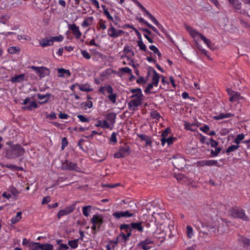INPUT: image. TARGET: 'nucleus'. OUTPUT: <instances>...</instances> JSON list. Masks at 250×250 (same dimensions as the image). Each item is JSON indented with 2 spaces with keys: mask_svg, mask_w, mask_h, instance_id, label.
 Segmentation results:
<instances>
[{
  "mask_svg": "<svg viewBox=\"0 0 250 250\" xmlns=\"http://www.w3.org/2000/svg\"><path fill=\"white\" fill-rule=\"evenodd\" d=\"M138 46L139 47L140 49L142 50L146 51V45L142 41V39L139 40L137 42Z\"/></svg>",
  "mask_w": 250,
  "mask_h": 250,
  "instance_id": "43",
  "label": "nucleus"
},
{
  "mask_svg": "<svg viewBox=\"0 0 250 250\" xmlns=\"http://www.w3.org/2000/svg\"><path fill=\"white\" fill-rule=\"evenodd\" d=\"M19 49H20V48L19 47H17V46H12V47H11L8 49V52L10 54H15V53H17L18 51H19Z\"/></svg>",
  "mask_w": 250,
  "mask_h": 250,
  "instance_id": "51",
  "label": "nucleus"
},
{
  "mask_svg": "<svg viewBox=\"0 0 250 250\" xmlns=\"http://www.w3.org/2000/svg\"><path fill=\"white\" fill-rule=\"evenodd\" d=\"M152 71L153 73V76L152 77V83L155 86H157L159 82L160 75L154 69H153Z\"/></svg>",
  "mask_w": 250,
  "mask_h": 250,
  "instance_id": "22",
  "label": "nucleus"
},
{
  "mask_svg": "<svg viewBox=\"0 0 250 250\" xmlns=\"http://www.w3.org/2000/svg\"><path fill=\"white\" fill-rule=\"evenodd\" d=\"M149 49L153 51V52L157 55L159 59L162 57V54L159 51L158 49L154 45H151L149 46Z\"/></svg>",
  "mask_w": 250,
  "mask_h": 250,
  "instance_id": "41",
  "label": "nucleus"
},
{
  "mask_svg": "<svg viewBox=\"0 0 250 250\" xmlns=\"http://www.w3.org/2000/svg\"><path fill=\"white\" fill-rule=\"evenodd\" d=\"M68 145V142L65 137H64L62 140V150H63L64 148Z\"/></svg>",
  "mask_w": 250,
  "mask_h": 250,
  "instance_id": "58",
  "label": "nucleus"
},
{
  "mask_svg": "<svg viewBox=\"0 0 250 250\" xmlns=\"http://www.w3.org/2000/svg\"><path fill=\"white\" fill-rule=\"evenodd\" d=\"M207 145L210 144L211 146L213 147H217V146L218 145L219 143L218 142L215 141L213 139L211 138L209 139V143L207 142Z\"/></svg>",
  "mask_w": 250,
  "mask_h": 250,
  "instance_id": "50",
  "label": "nucleus"
},
{
  "mask_svg": "<svg viewBox=\"0 0 250 250\" xmlns=\"http://www.w3.org/2000/svg\"><path fill=\"white\" fill-rule=\"evenodd\" d=\"M153 84L152 83H149L148 84L147 87L145 90V92L146 93L149 94L150 93V90L153 88Z\"/></svg>",
  "mask_w": 250,
  "mask_h": 250,
  "instance_id": "61",
  "label": "nucleus"
},
{
  "mask_svg": "<svg viewBox=\"0 0 250 250\" xmlns=\"http://www.w3.org/2000/svg\"><path fill=\"white\" fill-rule=\"evenodd\" d=\"M143 222H139L137 223H131L130 224L131 226V228L133 229H136L139 232H142L143 231L144 228L142 226V224Z\"/></svg>",
  "mask_w": 250,
  "mask_h": 250,
  "instance_id": "18",
  "label": "nucleus"
},
{
  "mask_svg": "<svg viewBox=\"0 0 250 250\" xmlns=\"http://www.w3.org/2000/svg\"><path fill=\"white\" fill-rule=\"evenodd\" d=\"M112 215L116 219H119L122 217L126 218V217L133 216L134 214L130 213L128 210H126L125 211H115L113 213Z\"/></svg>",
  "mask_w": 250,
  "mask_h": 250,
  "instance_id": "12",
  "label": "nucleus"
},
{
  "mask_svg": "<svg viewBox=\"0 0 250 250\" xmlns=\"http://www.w3.org/2000/svg\"><path fill=\"white\" fill-rule=\"evenodd\" d=\"M186 29L187 31L189 33L191 37L193 38H195L197 36H199L201 39L204 41V42L209 48H211L212 45L211 42L209 39L206 38L204 35L194 30L190 26H186Z\"/></svg>",
  "mask_w": 250,
  "mask_h": 250,
  "instance_id": "2",
  "label": "nucleus"
},
{
  "mask_svg": "<svg viewBox=\"0 0 250 250\" xmlns=\"http://www.w3.org/2000/svg\"><path fill=\"white\" fill-rule=\"evenodd\" d=\"M50 73L49 69L45 67H42L41 69L40 70L38 75L41 78L46 76H48Z\"/></svg>",
  "mask_w": 250,
  "mask_h": 250,
  "instance_id": "24",
  "label": "nucleus"
},
{
  "mask_svg": "<svg viewBox=\"0 0 250 250\" xmlns=\"http://www.w3.org/2000/svg\"><path fill=\"white\" fill-rule=\"evenodd\" d=\"M153 241L150 239L147 238L144 241H142L137 244V246L140 249L144 250H148L153 247Z\"/></svg>",
  "mask_w": 250,
  "mask_h": 250,
  "instance_id": "7",
  "label": "nucleus"
},
{
  "mask_svg": "<svg viewBox=\"0 0 250 250\" xmlns=\"http://www.w3.org/2000/svg\"><path fill=\"white\" fill-rule=\"evenodd\" d=\"M187 233L188 238H191L193 236V229L190 226H187Z\"/></svg>",
  "mask_w": 250,
  "mask_h": 250,
  "instance_id": "47",
  "label": "nucleus"
},
{
  "mask_svg": "<svg viewBox=\"0 0 250 250\" xmlns=\"http://www.w3.org/2000/svg\"><path fill=\"white\" fill-rule=\"evenodd\" d=\"M194 124H190L188 123L187 122H185L184 126L185 128L186 129L188 130H190L191 131H195L196 130V128H192V127H194Z\"/></svg>",
  "mask_w": 250,
  "mask_h": 250,
  "instance_id": "37",
  "label": "nucleus"
},
{
  "mask_svg": "<svg viewBox=\"0 0 250 250\" xmlns=\"http://www.w3.org/2000/svg\"><path fill=\"white\" fill-rule=\"evenodd\" d=\"M240 147L239 145H231L229 146L226 150V153L229 154L230 152L237 149Z\"/></svg>",
  "mask_w": 250,
  "mask_h": 250,
  "instance_id": "42",
  "label": "nucleus"
},
{
  "mask_svg": "<svg viewBox=\"0 0 250 250\" xmlns=\"http://www.w3.org/2000/svg\"><path fill=\"white\" fill-rule=\"evenodd\" d=\"M197 164L198 166L200 167H204L205 166H216V167H220V165L219 164L218 161L217 160H201L198 161Z\"/></svg>",
  "mask_w": 250,
  "mask_h": 250,
  "instance_id": "11",
  "label": "nucleus"
},
{
  "mask_svg": "<svg viewBox=\"0 0 250 250\" xmlns=\"http://www.w3.org/2000/svg\"><path fill=\"white\" fill-rule=\"evenodd\" d=\"M32 246L34 247V250H53V246L48 243H34Z\"/></svg>",
  "mask_w": 250,
  "mask_h": 250,
  "instance_id": "8",
  "label": "nucleus"
},
{
  "mask_svg": "<svg viewBox=\"0 0 250 250\" xmlns=\"http://www.w3.org/2000/svg\"><path fill=\"white\" fill-rule=\"evenodd\" d=\"M91 223L94 225H97V229L99 230L100 229L101 226L104 223L103 217L101 215L94 214L91 219Z\"/></svg>",
  "mask_w": 250,
  "mask_h": 250,
  "instance_id": "13",
  "label": "nucleus"
},
{
  "mask_svg": "<svg viewBox=\"0 0 250 250\" xmlns=\"http://www.w3.org/2000/svg\"><path fill=\"white\" fill-rule=\"evenodd\" d=\"M58 72L59 73V77H64L65 75H66L67 77H69L71 75L69 70L64 69L62 68H59Z\"/></svg>",
  "mask_w": 250,
  "mask_h": 250,
  "instance_id": "26",
  "label": "nucleus"
},
{
  "mask_svg": "<svg viewBox=\"0 0 250 250\" xmlns=\"http://www.w3.org/2000/svg\"><path fill=\"white\" fill-rule=\"evenodd\" d=\"M124 53L125 54L126 57L127 58L128 60H129L130 58L126 55L128 53H131L132 56H134L135 55V53L133 50L130 48L129 46H126L124 48Z\"/></svg>",
  "mask_w": 250,
  "mask_h": 250,
  "instance_id": "30",
  "label": "nucleus"
},
{
  "mask_svg": "<svg viewBox=\"0 0 250 250\" xmlns=\"http://www.w3.org/2000/svg\"><path fill=\"white\" fill-rule=\"evenodd\" d=\"M230 214L233 217L240 218L244 221H248L249 219L245 211L242 208H232L230 210Z\"/></svg>",
  "mask_w": 250,
  "mask_h": 250,
  "instance_id": "3",
  "label": "nucleus"
},
{
  "mask_svg": "<svg viewBox=\"0 0 250 250\" xmlns=\"http://www.w3.org/2000/svg\"><path fill=\"white\" fill-rule=\"evenodd\" d=\"M105 91H106L107 93H111L113 91V89L110 85L107 84L104 86L100 87L98 90V92L101 93L104 95H105Z\"/></svg>",
  "mask_w": 250,
  "mask_h": 250,
  "instance_id": "17",
  "label": "nucleus"
},
{
  "mask_svg": "<svg viewBox=\"0 0 250 250\" xmlns=\"http://www.w3.org/2000/svg\"><path fill=\"white\" fill-rule=\"evenodd\" d=\"M120 228L121 230L124 229L125 230V231H127L128 229H131V226H130V224L128 225V224H123L120 225Z\"/></svg>",
  "mask_w": 250,
  "mask_h": 250,
  "instance_id": "52",
  "label": "nucleus"
},
{
  "mask_svg": "<svg viewBox=\"0 0 250 250\" xmlns=\"http://www.w3.org/2000/svg\"><path fill=\"white\" fill-rule=\"evenodd\" d=\"M91 208V206H87L83 207V214L86 216L88 217L89 215V212L90 211Z\"/></svg>",
  "mask_w": 250,
  "mask_h": 250,
  "instance_id": "36",
  "label": "nucleus"
},
{
  "mask_svg": "<svg viewBox=\"0 0 250 250\" xmlns=\"http://www.w3.org/2000/svg\"><path fill=\"white\" fill-rule=\"evenodd\" d=\"M229 2L234 5L235 7L238 9H240V4H238V0H228Z\"/></svg>",
  "mask_w": 250,
  "mask_h": 250,
  "instance_id": "53",
  "label": "nucleus"
},
{
  "mask_svg": "<svg viewBox=\"0 0 250 250\" xmlns=\"http://www.w3.org/2000/svg\"><path fill=\"white\" fill-rule=\"evenodd\" d=\"M24 77L25 75L23 74L15 75L12 77L11 81L13 83H20L23 81Z\"/></svg>",
  "mask_w": 250,
  "mask_h": 250,
  "instance_id": "27",
  "label": "nucleus"
},
{
  "mask_svg": "<svg viewBox=\"0 0 250 250\" xmlns=\"http://www.w3.org/2000/svg\"><path fill=\"white\" fill-rule=\"evenodd\" d=\"M21 219V218H20V217H19L18 216H16L15 217L12 218L11 219V223L12 224H16L17 223H18L19 221H20V220Z\"/></svg>",
  "mask_w": 250,
  "mask_h": 250,
  "instance_id": "63",
  "label": "nucleus"
},
{
  "mask_svg": "<svg viewBox=\"0 0 250 250\" xmlns=\"http://www.w3.org/2000/svg\"><path fill=\"white\" fill-rule=\"evenodd\" d=\"M199 223L201 225L202 227L201 228H200L199 227V229L200 230V232L202 233L204 235H209V233L208 231V227H206L205 226L203 225V224L201 222H199Z\"/></svg>",
  "mask_w": 250,
  "mask_h": 250,
  "instance_id": "34",
  "label": "nucleus"
},
{
  "mask_svg": "<svg viewBox=\"0 0 250 250\" xmlns=\"http://www.w3.org/2000/svg\"><path fill=\"white\" fill-rule=\"evenodd\" d=\"M77 165L76 164L66 161L64 163L62 164V167L65 170H75Z\"/></svg>",
  "mask_w": 250,
  "mask_h": 250,
  "instance_id": "16",
  "label": "nucleus"
},
{
  "mask_svg": "<svg viewBox=\"0 0 250 250\" xmlns=\"http://www.w3.org/2000/svg\"><path fill=\"white\" fill-rule=\"evenodd\" d=\"M243 244L244 248H248L250 246V239L245 237L241 236V239L239 240Z\"/></svg>",
  "mask_w": 250,
  "mask_h": 250,
  "instance_id": "32",
  "label": "nucleus"
},
{
  "mask_svg": "<svg viewBox=\"0 0 250 250\" xmlns=\"http://www.w3.org/2000/svg\"><path fill=\"white\" fill-rule=\"evenodd\" d=\"M24 153V149L20 145H12L10 149L6 152L8 158L14 159L22 156Z\"/></svg>",
  "mask_w": 250,
  "mask_h": 250,
  "instance_id": "1",
  "label": "nucleus"
},
{
  "mask_svg": "<svg viewBox=\"0 0 250 250\" xmlns=\"http://www.w3.org/2000/svg\"><path fill=\"white\" fill-rule=\"evenodd\" d=\"M209 128L208 125H205L203 126L200 127V130L204 133L208 134Z\"/></svg>",
  "mask_w": 250,
  "mask_h": 250,
  "instance_id": "62",
  "label": "nucleus"
},
{
  "mask_svg": "<svg viewBox=\"0 0 250 250\" xmlns=\"http://www.w3.org/2000/svg\"><path fill=\"white\" fill-rule=\"evenodd\" d=\"M120 236L122 237V239H124V242H126L129 240V237H130V234H125L123 232L120 233Z\"/></svg>",
  "mask_w": 250,
  "mask_h": 250,
  "instance_id": "49",
  "label": "nucleus"
},
{
  "mask_svg": "<svg viewBox=\"0 0 250 250\" xmlns=\"http://www.w3.org/2000/svg\"><path fill=\"white\" fill-rule=\"evenodd\" d=\"M51 40L53 41V43L54 42H61L63 40V37L62 35H59V36H55L51 38Z\"/></svg>",
  "mask_w": 250,
  "mask_h": 250,
  "instance_id": "54",
  "label": "nucleus"
},
{
  "mask_svg": "<svg viewBox=\"0 0 250 250\" xmlns=\"http://www.w3.org/2000/svg\"><path fill=\"white\" fill-rule=\"evenodd\" d=\"M69 248L66 244H62L60 245V247L59 248V250H69Z\"/></svg>",
  "mask_w": 250,
  "mask_h": 250,
  "instance_id": "64",
  "label": "nucleus"
},
{
  "mask_svg": "<svg viewBox=\"0 0 250 250\" xmlns=\"http://www.w3.org/2000/svg\"><path fill=\"white\" fill-rule=\"evenodd\" d=\"M170 132V129L169 128H166L164 131H163L161 134V138H166L168 136V134Z\"/></svg>",
  "mask_w": 250,
  "mask_h": 250,
  "instance_id": "48",
  "label": "nucleus"
},
{
  "mask_svg": "<svg viewBox=\"0 0 250 250\" xmlns=\"http://www.w3.org/2000/svg\"><path fill=\"white\" fill-rule=\"evenodd\" d=\"M172 163L175 168L182 169L186 166V160L182 157H173Z\"/></svg>",
  "mask_w": 250,
  "mask_h": 250,
  "instance_id": "5",
  "label": "nucleus"
},
{
  "mask_svg": "<svg viewBox=\"0 0 250 250\" xmlns=\"http://www.w3.org/2000/svg\"><path fill=\"white\" fill-rule=\"evenodd\" d=\"M176 138L173 137H170L166 138H160L159 140L161 142V144L163 146L165 145L166 143H167L168 146H170L173 144V141L175 140Z\"/></svg>",
  "mask_w": 250,
  "mask_h": 250,
  "instance_id": "21",
  "label": "nucleus"
},
{
  "mask_svg": "<svg viewBox=\"0 0 250 250\" xmlns=\"http://www.w3.org/2000/svg\"><path fill=\"white\" fill-rule=\"evenodd\" d=\"M151 117L157 120H159V119L161 118V116L160 115V113H158L157 111L154 110L151 112L150 114Z\"/></svg>",
  "mask_w": 250,
  "mask_h": 250,
  "instance_id": "46",
  "label": "nucleus"
},
{
  "mask_svg": "<svg viewBox=\"0 0 250 250\" xmlns=\"http://www.w3.org/2000/svg\"><path fill=\"white\" fill-rule=\"evenodd\" d=\"M75 204H73L67 208H66L64 209L60 210L58 214L57 217L59 219H60L61 217L64 215H66L70 213L73 212L75 208Z\"/></svg>",
  "mask_w": 250,
  "mask_h": 250,
  "instance_id": "14",
  "label": "nucleus"
},
{
  "mask_svg": "<svg viewBox=\"0 0 250 250\" xmlns=\"http://www.w3.org/2000/svg\"><path fill=\"white\" fill-rule=\"evenodd\" d=\"M38 105L37 103L34 101L30 102L29 104L27 106H25L24 107H22L23 109H26L27 110H32L33 108H36L38 107Z\"/></svg>",
  "mask_w": 250,
  "mask_h": 250,
  "instance_id": "29",
  "label": "nucleus"
},
{
  "mask_svg": "<svg viewBox=\"0 0 250 250\" xmlns=\"http://www.w3.org/2000/svg\"><path fill=\"white\" fill-rule=\"evenodd\" d=\"M117 133L115 132H113L111 134V136L110 139V142H113L114 143H116L117 142V140L116 138Z\"/></svg>",
  "mask_w": 250,
  "mask_h": 250,
  "instance_id": "60",
  "label": "nucleus"
},
{
  "mask_svg": "<svg viewBox=\"0 0 250 250\" xmlns=\"http://www.w3.org/2000/svg\"><path fill=\"white\" fill-rule=\"evenodd\" d=\"M108 94H109V95L108 96V98L109 100L113 103L115 104L116 102V98L117 97V95L115 93H113V92H111V93H107Z\"/></svg>",
  "mask_w": 250,
  "mask_h": 250,
  "instance_id": "38",
  "label": "nucleus"
},
{
  "mask_svg": "<svg viewBox=\"0 0 250 250\" xmlns=\"http://www.w3.org/2000/svg\"><path fill=\"white\" fill-rule=\"evenodd\" d=\"M105 119L107 121H108L110 122V123L113 125L115 123V119L116 118V114L114 112H111L107 114L105 116Z\"/></svg>",
  "mask_w": 250,
  "mask_h": 250,
  "instance_id": "23",
  "label": "nucleus"
},
{
  "mask_svg": "<svg viewBox=\"0 0 250 250\" xmlns=\"http://www.w3.org/2000/svg\"><path fill=\"white\" fill-rule=\"evenodd\" d=\"M8 191H9L13 195L15 196H17L20 193V192L17 190V188L13 186H11L9 188Z\"/></svg>",
  "mask_w": 250,
  "mask_h": 250,
  "instance_id": "44",
  "label": "nucleus"
},
{
  "mask_svg": "<svg viewBox=\"0 0 250 250\" xmlns=\"http://www.w3.org/2000/svg\"><path fill=\"white\" fill-rule=\"evenodd\" d=\"M77 117L79 119L80 121L82 122H89L90 120L87 118H86L84 116L82 115H78Z\"/></svg>",
  "mask_w": 250,
  "mask_h": 250,
  "instance_id": "56",
  "label": "nucleus"
},
{
  "mask_svg": "<svg viewBox=\"0 0 250 250\" xmlns=\"http://www.w3.org/2000/svg\"><path fill=\"white\" fill-rule=\"evenodd\" d=\"M129 154V147L127 144H125L120 148L117 152L114 154V157L116 158H123L128 156Z\"/></svg>",
  "mask_w": 250,
  "mask_h": 250,
  "instance_id": "4",
  "label": "nucleus"
},
{
  "mask_svg": "<svg viewBox=\"0 0 250 250\" xmlns=\"http://www.w3.org/2000/svg\"><path fill=\"white\" fill-rule=\"evenodd\" d=\"M79 89L82 91L90 92L93 90V88L89 87V85L86 84H79L78 85Z\"/></svg>",
  "mask_w": 250,
  "mask_h": 250,
  "instance_id": "33",
  "label": "nucleus"
},
{
  "mask_svg": "<svg viewBox=\"0 0 250 250\" xmlns=\"http://www.w3.org/2000/svg\"><path fill=\"white\" fill-rule=\"evenodd\" d=\"M208 231L209 235H216L219 233V229H217L214 226L208 227Z\"/></svg>",
  "mask_w": 250,
  "mask_h": 250,
  "instance_id": "31",
  "label": "nucleus"
},
{
  "mask_svg": "<svg viewBox=\"0 0 250 250\" xmlns=\"http://www.w3.org/2000/svg\"><path fill=\"white\" fill-rule=\"evenodd\" d=\"M120 71L126 73L128 74H131V73H132V71H131V69H130L128 67H122V68H120Z\"/></svg>",
  "mask_w": 250,
  "mask_h": 250,
  "instance_id": "57",
  "label": "nucleus"
},
{
  "mask_svg": "<svg viewBox=\"0 0 250 250\" xmlns=\"http://www.w3.org/2000/svg\"><path fill=\"white\" fill-rule=\"evenodd\" d=\"M40 43L42 47L50 46L53 45V41L51 40V39H47L46 38H44L40 41Z\"/></svg>",
  "mask_w": 250,
  "mask_h": 250,
  "instance_id": "25",
  "label": "nucleus"
},
{
  "mask_svg": "<svg viewBox=\"0 0 250 250\" xmlns=\"http://www.w3.org/2000/svg\"><path fill=\"white\" fill-rule=\"evenodd\" d=\"M227 92L229 96V101L231 102L237 101L243 98L239 93L234 91L230 89H228Z\"/></svg>",
  "mask_w": 250,
  "mask_h": 250,
  "instance_id": "10",
  "label": "nucleus"
},
{
  "mask_svg": "<svg viewBox=\"0 0 250 250\" xmlns=\"http://www.w3.org/2000/svg\"><path fill=\"white\" fill-rule=\"evenodd\" d=\"M143 101V98H135L131 100L128 103V106L129 110H135V107H137L141 105Z\"/></svg>",
  "mask_w": 250,
  "mask_h": 250,
  "instance_id": "9",
  "label": "nucleus"
},
{
  "mask_svg": "<svg viewBox=\"0 0 250 250\" xmlns=\"http://www.w3.org/2000/svg\"><path fill=\"white\" fill-rule=\"evenodd\" d=\"M93 20V17H88L87 19L83 21L82 25L83 27H87L91 24Z\"/></svg>",
  "mask_w": 250,
  "mask_h": 250,
  "instance_id": "39",
  "label": "nucleus"
},
{
  "mask_svg": "<svg viewBox=\"0 0 250 250\" xmlns=\"http://www.w3.org/2000/svg\"><path fill=\"white\" fill-rule=\"evenodd\" d=\"M110 26L107 31V34L110 37L116 38L121 36L124 33V31L122 30L116 29L111 23H110Z\"/></svg>",
  "mask_w": 250,
  "mask_h": 250,
  "instance_id": "6",
  "label": "nucleus"
},
{
  "mask_svg": "<svg viewBox=\"0 0 250 250\" xmlns=\"http://www.w3.org/2000/svg\"><path fill=\"white\" fill-rule=\"evenodd\" d=\"M234 115L231 113H221L217 116L213 117V119L216 120L223 119L224 118H229L233 117Z\"/></svg>",
  "mask_w": 250,
  "mask_h": 250,
  "instance_id": "20",
  "label": "nucleus"
},
{
  "mask_svg": "<svg viewBox=\"0 0 250 250\" xmlns=\"http://www.w3.org/2000/svg\"><path fill=\"white\" fill-rule=\"evenodd\" d=\"M221 150V148L220 147H215V150L211 149L210 151V153H211V156L212 157L217 156L218 155V154L220 152Z\"/></svg>",
  "mask_w": 250,
  "mask_h": 250,
  "instance_id": "45",
  "label": "nucleus"
},
{
  "mask_svg": "<svg viewBox=\"0 0 250 250\" xmlns=\"http://www.w3.org/2000/svg\"><path fill=\"white\" fill-rule=\"evenodd\" d=\"M105 21H103L102 20H100L98 22V25L100 26V28L104 30L106 28V26L105 24Z\"/></svg>",
  "mask_w": 250,
  "mask_h": 250,
  "instance_id": "59",
  "label": "nucleus"
},
{
  "mask_svg": "<svg viewBox=\"0 0 250 250\" xmlns=\"http://www.w3.org/2000/svg\"><path fill=\"white\" fill-rule=\"evenodd\" d=\"M38 98L40 100H42L43 99H45V100L44 101L42 102H39V103L40 104H43L47 103L49 99V98L51 97V93H46L45 95H42L40 93H38L37 95Z\"/></svg>",
  "mask_w": 250,
  "mask_h": 250,
  "instance_id": "19",
  "label": "nucleus"
},
{
  "mask_svg": "<svg viewBox=\"0 0 250 250\" xmlns=\"http://www.w3.org/2000/svg\"><path fill=\"white\" fill-rule=\"evenodd\" d=\"M79 239L69 241L68 245L72 249H76L78 246Z\"/></svg>",
  "mask_w": 250,
  "mask_h": 250,
  "instance_id": "35",
  "label": "nucleus"
},
{
  "mask_svg": "<svg viewBox=\"0 0 250 250\" xmlns=\"http://www.w3.org/2000/svg\"><path fill=\"white\" fill-rule=\"evenodd\" d=\"M245 138V135L243 134H239L237 135L236 138L234 140V143L238 145Z\"/></svg>",
  "mask_w": 250,
  "mask_h": 250,
  "instance_id": "40",
  "label": "nucleus"
},
{
  "mask_svg": "<svg viewBox=\"0 0 250 250\" xmlns=\"http://www.w3.org/2000/svg\"><path fill=\"white\" fill-rule=\"evenodd\" d=\"M142 11L145 13V14L153 22V23L156 25H158V21L156 20V19L145 8Z\"/></svg>",
  "mask_w": 250,
  "mask_h": 250,
  "instance_id": "28",
  "label": "nucleus"
},
{
  "mask_svg": "<svg viewBox=\"0 0 250 250\" xmlns=\"http://www.w3.org/2000/svg\"><path fill=\"white\" fill-rule=\"evenodd\" d=\"M81 53L83 56L86 59L89 60L91 58V55L86 50H81Z\"/></svg>",
  "mask_w": 250,
  "mask_h": 250,
  "instance_id": "55",
  "label": "nucleus"
},
{
  "mask_svg": "<svg viewBox=\"0 0 250 250\" xmlns=\"http://www.w3.org/2000/svg\"><path fill=\"white\" fill-rule=\"evenodd\" d=\"M69 28L72 31L73 34L75 36L77 39H79L82 35L79 30V27L75 24H69Z\"/></svg>",
  "mask_w": 250,
  "mask_h": 250,
  "instance_id": "15",
  "label": "nucleus"
}]
</instances>
